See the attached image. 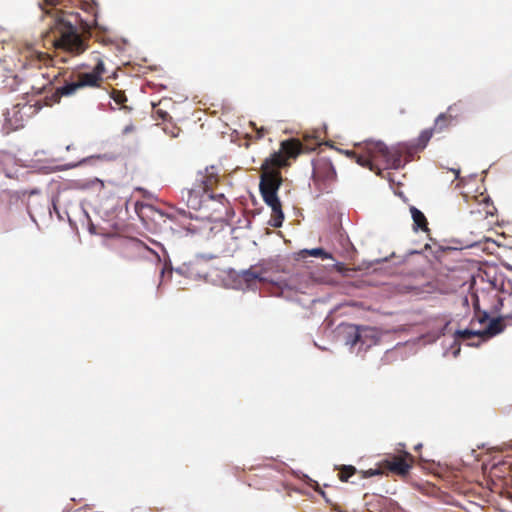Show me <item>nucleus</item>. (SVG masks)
Instances as JSON below:
<instances>
[{
    "label": "nucleus",
    "mask_w": 512,
    "mask_h": 512,
    "mask_svg": "<svg viewBox=\"0 0 512 512\" xmlns=\"http://www.w3.org/2000/svg\"><path fill=\"white\" fill-rule=\"evenodd\" d=\"M29 58H30L31 65L39 66V67H40L41 63L47 65L50 61H52V59L50 58V56L48 54L43 53V52H37V51H31L29 53Z\"/></svg>",
    "instance_id": "nucleus-18"
},
{
    "label": "nucleus",
    "mask_w": 512,
    "mask_h": 512,
    "mask_svg": "<svg viewBox=\"0 0 512 512\" xmlns=\"http://www.w3.org/2000/svg\"><path fill=\"white\" fill-rule=\"evenodd\" d=\"M221 179L220 169L211 165L204 170L199 171L191 188L186 190L187 205L194 209H200L205 198L217 200L220 203L227 201L223 193L214 194L213 190L217 187Z\"/></svg>",
    "instance_id": "nucleus-5"
},
{
    "label": "nucleus",
    "mask_w": 512,
    "mask_h": 512,
    "mask_svg": "<svg viewBox=\"0 0 512 512\" xmlns=\"http://www.w3.org/2000/svg\"><path fill=\"white\" fill-rule=\"evenodd\" d=\"M135 129H136V128H135V126H134L132 123H130L129 125H127V126H125V127H124V129H123V134H125V135H126V134H129V133H131V132H134V131H135Z\"/></svg>",
    "instance_id": "nucleus-27"
},
{
    "label": "nucleus",
    "mask_w": 512,
    "mask_h": 512,
    "mask_svg": "<svg viewBox=\"0 0 512 512\" xmlns=\"http://www.w3.org/2000/svg\"><path fill=\"white\" fill-rule=\"evenodd\" d=\"M49 27L45 37L56 50H62L71 55H80L88 49V39L78 33L75 26L77 17L62 10L52 9L44 18Z\"/></svg>",
    "instance_id": "nucleus-2"
},
{
    "label": "nucleus",
    "mask_w": 512,
    "mask_h": 512,
    "mask_svg": "<svg viewBox=\"0 0 512 512\" xmlns=\"http://www.w3.org/2000/svg\"><path fill=\"white\" fill-rule=\"evenodd\" d=\"M304 145L299 139L290 138L280 143V149L272 153L261 165L259 190L262 198L276 196L282 184L280 169L290 165V159H296L300 154L314 150Z\"/></svg>",
    "instance_id": "nucleus-1"
},
{
    "label": "nucleus",
    "mask_w": 512,
    "mask_h": 512,
    "mask_svg": "<svg viewBox=\"0 0 512 512\" xmlns=\"http://www.w3.org/2000/svg\"><path fill=\"white\" fill-rule=\"evenodd\" d=\"M58 201H59V197H55V198H53V200H52V205H53V208H54L55 210H57V203H58Z\"/></svg>",
    "instance_id": "nucleus-29"
},
{
    "label": "nucleus",
    "mask_w": 512,
    "mask_h": 512,
    "mask_svg": "<svg viewBox=\"0 0 512 512\" xmlns=\"http://www.w3.org/2000/svg\"><path fill=\"white\" fill-rule=\"evenodd\" d=\"M459 353H460V347H458V348H457V350H456V351H454V353H453V354H454V356H457Z\"/></svg>",
    "instance_id": "nucleus-32"
},
{
    "label": "nucleus",
    "mask_w": 512,
    "mask_h": 512,
    "mask_svg": "<svg viewBox=\"0 0 512 512\" xmlns=\"http://www.w3.org/2000/svg\"><path fill=\"white\" fill-rule=\"evenodd\" d=\"M305 254L313 257H320L322 259H330L331 255L322 248H314L311 250H304Z\"/></svg>",
    "instance_id": "nucleus-22"
},
{
    "label": "nucleus",
    "mask_w": 512,
    "mask_h": 512,
    "mask_svg": "<svg viewBox=\"0 0 512 512\" xmlns=\"http://www.w3.org/2000/svg\"><path fill=\"white\" fill-rule=\"evenodd\" d=\"M504 326L505 325L502 319L496 318L491 320L489 324L484 328L457 330L455 332V338L469 340L474 337H478L482 340H485L501 333L504 329Z\"/></svg>",
    "instance_id": "nucleus-8"
},
{
    "label": "nucleus",
    "mask_w": 512,
    "mask_h": 512,
    "mask_svg": "<svg viewBox=\"0 0 512 512\" xmlns=\"http://www.w3.org/2000/svg\"><path fill=\"white\" fill-rule=\"evenodd\" d=\"M38 194H40V190L38 188H33V189H30V190H24L22 192L23 196H28V197H31L32 195H38Z\"/></svg>",
    "instance_id": "nucleus-26"
},
{
    "label": "nucleus",
    "mask_w": 512,
    "mask_h": 512,
    "mask_svg": "<svg viewBox=\"0 0 512 512\" xmlns=\"http://www.w3.org/2000/svg\"><path fill=\"white\" fill-rule=\"evenodd\" d=\"M163 131L171 138H176L179 136L181 129L172 122H165L163 125Z\"/></svg>",
    "instance_id": "nucleus-21"
},
{
    "label": "nucleus",
    "mask_w": 512,
    "mask_h": 512,
    "mask_svg": "<svg viewBox=\"0 0 512 512\" xmlns=\"http://www.w3.org/2000/svg\"><path fill=\"white\" fill-rule=\"evenodd\" d=\"M453 122L454 121L444 112L435 119L433 128L436 132H442L452 125Z\"/></svg>",
    "instance_id": "nucleus-17"
},
{
    "label": "nucleus",
    "mask_w": 512,
    "mask_h": 512,
    "mask_svg": "<svg viewBox=\"0 0 512 512\" xmlns=\"http://www.w3.org/2000/svg\"><path fill=\"white\" fill-rule=\"evenodd\" d=\"M357 473V469L352 465H342L339 468L338 477L342 482H347L350 477Z\"/></svg>",
    "instance_id": "nucleus-19"
},
{
    "label": "nucleus",
    "mask_w": 512,
    "mask_h": 512,
    "mask_svg": "<svg viewBox=\"0 0 512 512\" xmlns=\"http://www.w3.org/2000/svg\"><path fill=\"white\" fill-rule=\"evenodd\" d=\"M64 0H45V2L49 5H53V6H56V5H59L63 2Z\"/></svg>",
    "instance_id": "nucleus-28"
},
{
    "label": "nucleus",
    "mask_w": 512,
    "mask_h": 512,
    "mask_svg": "<svg viewBox=\"0 0 512 512\" xmlns=\"http://www.w3.org/2000/svg\"><path fill=\"white\" fill-rule=\"evenodd\" d=\"M104 63L99 61L91 72H69L68 70H58L57 73H42V76L47 79L48 85L54 82L63 84L57 87L50 96L45 97L46 105H53L60 102L62 97H69L74 95L79 89L84 87H99L102 82V75L104 73Z\"/></svg>",
    "instance_id": "nucleus-4"
},
{
    "label": "nucleus",
    "mask_w": 512,
    "mask_h": 512,
    "mask_svg": "<svg viewBox=\"0 0 512 512\" xmlns=\"http://www.w3.org/2000/svg\"><path fill=\"white\" fill-rule=\"evenodd\" d=\"M153 251L142 241L138 239L126 240L122 245V256L127 260H137L146 257L147 254Z\"/></svg>",
    "instance_id": "nucleus-11"
},
{
    "label": "nucleus",
    "mask_w": 512,
    "mask_h": 512,
    "mask_svg": "<svg viewBox=\"0 0 512 512\" xmlns=\"http://www.w3.org/2000/svg\"><path fill=\"white\" fill-rule=\"evenodd\" d=\"M413 464L414 456L406 451L400 454H389L381 461L385 474L391 473L400 477H406Z\"/></svg>",
    "instance_id": "nucleus-7"
},
{
    "label": "nucleus",
    "mask_w": 512,
    "mask_h": 512,
    "mask_svg": "<svg viewBox=\"0 0 512 512\" xmlns=\"http://www.w3.org/2000/svg\"><path fill=\"white\" fill-rule=\"evenodd\" d=\"M259 137H263V129L259 132Z\"/></svg>",
    "instance_id": "nucleus-34"
},
{
    "label": "nucleus",
    "mask_w": 512,
    "mask_h": 512,
    "mask_svg": "<svg viewBox=\"0 0 512 512\" xmlns=\"http://www.w3.org/2000/svg\"><path fill=\"white\" fill-rule=\"evenodd\" d=\"M158 113L160 114V116L165 119L166 116H168V114L166 112H160L158 111Z\"/></svg>",
    "instance_id": "nucleus-30"
},
{
    "label": "nucleus",
    "mask_w": 512,
    "mask_h": 512,
    "mask_svg": "<svg viewBox=\"0 0 512 512\" xmlns=\"http://www.w3.org/2000/svg\"><path fill=\"white\" fill-rule=\"evenodd\" d=\"M492 319H489V316L486 312L478 313L470 322V325L474 327L478 322L480 325L489 324Z\"/></svg>",
    "instance_id": "nucleus-24"
},
{
    "label": "nucleus",
    "mask_w": 512,
    "mask_h": 512,
    "mask_svg": "<svg viewBox=\"0 0 512 512\" xmlns=\"http://www.w3.org/2000/svg\"><path fill=\"white\" fill-rule=\"evenodd\" d=\"M31 106L23 105L20 107V105H16L12 108V110L7 111L6 113V121L10 125V128L12 130H17L21 127H23V114H26L23 112V110H31Z\"/></svg>",
    "instance_id": "nucleus-13"
},
{
    "label": "nucleus",
    "mask_w": 512,
    "mask_h": 512,
    "mask_svg": "<svg viewBox=\"0 0 512 512\" xmlns=\"http://www.w3.org/2000/svg\"><path fill=\"white\" fill-rule=\"evenodd\" d=\"M313 184L319 193L329 192L337 179V174L331 160L327 157H318L313 160Z\"/></svg>",
    "instance_id": "nucleus-6"
},
{
    "label": "nucleus",
    "mask_w": 512,
    "mask_h": 512,
    "mask_svg": "<svg viewBox=\"0 0 512 512\" xmlns=\"http://www.w3.org/2000/svg\"><path fill=\"white\" fill-rule=\"evenodd\" d=\"M420 447H421V444L417 445L415 448L420 449Z\"/></svg>",
    "instance_id": "nucleus-35"
},
{
    "label": "nucleus",
    "mask_w": 512,
    "mask_h": 512,
    "mask_svg": "<svg viewBox=\"0 0 512 512\" xmlns=\"http://www.w3.org/2000/svg\"><path fill=\"white\" fill-rule=\"evenodd\" d=\"M45 89H46V85H43L41 88L38 89L37 93L40 94Z\"/></svg>",
    "instance_id": "nucleus-31"
},
{
    "label": "nucleus",
    "mask_w": 512,
    "mask_h": 512,
    "mask_svg": "<svg viewBox=\"0 0 512 512\" xmlns=\"http://www.w3.org/2000/svg\"><path fill=\"white\" fill-rule=\"evenodd\" d=\"M344 339L347 345L354 347L358 344L361 346L369 347L372 344V340L369 338L372 336L373 331L367 327H359L356 325H346L343 328Z\"/></svg>",
    "instance_id": "nucleus-10"
},
{
    "label": "nucleus",
    "mask_w": 512,
    "mask_h": 512,
    "mask_svg": "<svg viewBox=\"0 0 512 512\" xmlns=\"http://www.w3.org/2000/svg\"><path fill=\"white\" fill-rule=\"evenodd\" d=\"M361 478H369L376 475H382L384 473V469L381 467V462L378 464V467L375 469H368L365 471H360Z\"/></svg>",
    "instance_id": "nucleus-25"
},
{
    "label": "nucleus",
    "mask_w": 512,
    "mask_h": 512,
    "mask_svg": "<svg viewBox=\"0 0 512 512\" xmlns=\"http://www.w3.org/2000/svg\"><path fill=\"white\" fill-rule=\"evenodd\" d=\"M464 111H465V105L463 102L461 101H458L452 105H450L447 110H446V114L448 115V117H450L453 121H457L463 114H464Z\"/></svg>",
    "instance_id": "nucleus-16"
},
{
    "label": "nucleus",
    "mask_w": 512,
    "mask_h": 512,
    "mask_svg": "<svg viewBox=\"0 0 512 512\" xmlns=\"http://www.w3.org/2000/svg\"><path fill=\"white\" fill-rule=\"evenodd\" d=\"M343 153L355 160L356 163L376 174L383 169H399L408 161L403 160L406 148L403 145L387 147L381 141H366L361 146V151L345 150Z\"/></svg>",
    "instance_id": "nucleus-3"
},
{
    "label": "nucleus",
    "mask_w": 512,
    "mask_h": 512,
    "mask_svg": "<svg viewBox=\"0 0 512 512\" xmlns=\"http://www.w3.org/2000/svg\"><path fill=\"white\" fill-rule=\"evenodd\" d=\"M264 202L271 208L272 215H271V226L275 228H279L282 226L283 220H284V213L282 211V205L278 198V196H270L263 198Z\"/></svg>",
    "instance_id": "nucleus-12"
},
{
    "label": "nucleus",
    "mask_w": 512,
    "mask_h": 512,
    "mask_svg": "<svg viewBox=\"0 0 512 512\" xmlns=\"http://www.w3.org/2000/svg\"><path fill=\"white\" fill-rule=\"evenodd\" d=\"M434 132H436L434 130V128H430V129H426V130L422 131L418 138L419 144L422 145V147H425L427 145V143L429 142V140L431 139V137L433 136Z\"/></svg>",
    "instance_id": "nucleus-23"
},
{
    "label": "nucleus",
    "mask_w": 512,
    "mask_h": 512,
    "mask_svg": "<svg viewBox=\"0 0 512 512\" xmlns=\"http://www.w3.org/2000/svg\"><path fill=\"white\" fill-rule=\"evenodd\" d=\"M464 198L470 208L471 214H477L483 219L494 216L496 208L487 194L480 193L473 196L465 194Z\"/></svg>",
    "instance_id": "nucleus-9"
},
{
    "label": "nucleus",
    "mask_w": 512,
    "mask_h": 512,
    "mask_svg": "<svg viewBox=\"0 0 512 512\" xmlns=\"http://www.w3.org/2000/svg\"><path fill=\"white\" fill-rule=\"evenodd\" d=\"M411 215H412L414 225L416 228H419L423 231L429 230L427 219H426L425 215L420 210H418L415 207H411Z\"/></svg>",
    "instance_id": "nucleus-15"
},
{
    "label": "nucleus",
    "mask_w": 512,
    "mask_h": 512,
    "mask_svg": "<svg viewBox=\"0 0 512 512\" xmlns=\"http://www.w3.org/2000/svg\"><path fill=\"white\" fill-rule=\"evenodd\" d=\"M95 182H97V183L99 182L100 183L101 181L99 179H97V178L95 180L91 181V183H95Z\"/></svg>",
    "instance_id": "nucleus-33"
},
{
    "label": "nucleus",
    "mask_w": 512,
    "mask_h": 512,
    "mask_svg": "<svg viewBox=\"0 0 512 512\" xmlns=\"http://www.w3.org/2000/svg\"><path fill=\"white\" fill-rule=\"evenodd\" d=\"M265 272V269L262 268L261 266L254 265L251 266L249 269L242 271L241 277L247 283H251L256 280L262 281L264 280L263 275L265 274Z\"/></svg>",
    "instance_id": "nucleus-14"
},
{
    "label": "nucleus",
    "mask_w": 512,
    "mask_h": 512,
    "mask_svg": "<svg viewBox=\"0 0 512 512\" xmlns=\"http://www.w3.org/2000/svg\"><path fill=\"white\" fill-rule=\"evenodd\" d=\"M111 97L115 101V103L121 106L122 109L130 110V108L125 105V103L127 102V97L124 91L114 89L111 92Z\"/></svg>",
    "instance_id": "nucleus-20"
}]
</instances>
